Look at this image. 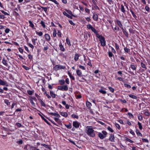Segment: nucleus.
Returning a JSON list of instances; mask_svg holds the SVG:
<instances>
[{"label":"nucleus","instance_id":"f257e3e1","mask_svg":"<svg viewBox=\"0 0 150 150\" xmlns=\"http://www.w3.org/2000/svg\"><path fill=\"white\" fill-rule=\"evenodd\" d=\"M92 126H87V128L88 129L87 132V134L90 137H93L95 136V134L94 132V130L91 127Z\"/></svg>","mask_w":150,"mask_h":150},{"label":"nucleus","instance_id":"f03ea898","mask_svg":"<svg viewBox=\"0 0 150 150\" xmlns=\"http://www.w3.org/2000/svg\"><path fill=\"white\" fill-rule=\"evenodd\" d=\"M97 38L99 39L101 45L103 47L105 46L106 45V42L104 38L101 35H97Z\"/></svg>","mask_w":150,"mask_h":150},{"label":"nucleus","instance_id":"7ed1b4c3","mask_svg":"<svg viewBox=\"0 0 150 150\" xmlns=\"http://www.w3.org/2000/svg\"><path fill=\"white\" fill-rule=\"evenodd\" d=\"M107 134V133L106 131H103L102 132V133L101 132L98 133V136L100 139H103L106 137Z\"/></svg>","mask_w":150,"mask_h":150},{"label":"nucleus","instance_id":"20e7f679","mask_svg":"<svg viewBox=\"0 0 150 150\" xmlns=\"http://www.w3.org/2000/svg\"><path fill=\"white\" fill-rule=\"evenodd\" d=\"M65 68V67L64 66L57 65L54 67V69L55 71H57L59 69H64Z\"/></svg>","mask_w":150,"mask_h":150},{"label":"nucleus","instance_id":"39448f33","mask_svg":"<svg viewBox=\"0 0 150 150\" xmlns=\"http://www.w3.org/2000/svg\"><path fill=\"white\" fill-rule=\"evenodd\" d=\"M58 89L62 91H66L68 90V87L67 85L63 86H58Z\"/></svg>","mask_w":150,"mask_h":150},{"label":"nucleus","instance_id":"423d86ee","mask_svg":"<svg viewBox=\"0 0 150 150\" xmlns=\"http://www.w3.org/2000/svg\"><path fill=\"white\" fill-rule=\"evenodd\" d=\"M80 124L77 121H74L73 122V125L74 127L76 128L79 127Z\"/></svg>","mask_w":150,"mask_h":150},{"label":"nucleus","instance_id":"0eeeda50","mask_svg":"<svg viewBox=\"0 0 150 150\" xmlns=\"http://www.w3.org/2000/svg\"><path fill=\"white\" fill-rule=\"evenodd\" d=\"M0 85L8 86V85L6 81L2 80L0 79Z\"/></svg>","mask_w":150,"mask_h":150},{"label":"nucleus","instance_id":"6e6552de","mask_svg":"<svg viewBox=\"0 0 150 150\" xmlns=\"http://www.w3.org/2000/svg\"><path fill=\"white\" fill-rule=\"evenodd\" d=\"M45 40L48 42L50 41L51 39L50 35L48 34H45L44 35Z\"/></svg>","mask_w":150,"mask_h":150},{"label":"nucleus","instance_id":"1a4fd4ad","mask_svg":"<svg viewBox=\"0 0 150 150\" xmlns=\"http://www.w3.org/2000/svg\"><path fill=\"white\" fill-rule=\"evenodd\" d=\"M33 100L36 101L37 100L36 99L35 97L32 98L30 100V102L32 105L34 106H35V104L33 102Z\"/></svg>","mask_w":150,"mask_h":150},{"label":"nucleus","instance_id":"9d476101","mask_svg":"<svg viewBox=\"0 0 150 150\" xmlns=\"http://www.w3.org/2000/svg\"><path fill=\"white\" fill-rule=\"evenodd\" d=\"M109 139L111 142H115V137L114 135L111 134L109 137Z\"/></svg>","mask_w":150,"mask_h":150},{"label":"nucleus","instance_id":"9b49d317","mask_svg":"<svg viewBox=\"0 0 150 150\" xmlns=\"http://www.w3.org/2000/svg\"><path fill=\"white\" fill-rule=\"evenodd\" d=\"M60 114L61 115L65 117H67L68 116V114L66 112H60Z\"/></svg>","mask_w":150,"mask_h":150},{"label":"nucleus","instance_id":"f8f14e48","mask_svg":"<svg viewBox=\"0 0 150 150\" xmlns=\"http://www.w3.org/2000/svg\"><path fill=\"white\" fill-rule=\"evenodd\" d=\"M116 22L118 25L121 28V29L123 28L122 25V24L121 22L120 21L117 20Z\"/></svg>","mask_w":150,"mask_h":150},{"label":"nucleus","instance_id":"ddd939ff","mask_svg":"<svg viewBox=\"0 0 150 150\" xmlns=\"http://www.w3.org/2000/svg\"><path fill=\"white\" fill-rule=\"evenodd\" d=\"M63 14L65 15V16H66L67 17H68L69 18H71V19H72V16L71 15H69L68 14V13L65 11H64L63 12Z\"/></svg>","mask_w":150,"mask_h":150},{"label":"nucleus","instance_id":"4468645a","mask_svg":"<svg viewBox=\"0 0 150 150\" xmlns=\"http://www.w3.org/2000/svg\"><path fill=\"white\" fill-rule=\"evenodd\" d=\"M76 73L77 74V75L79 76H81V75L82 74V73L81 71L79 69H78L76 71Z\"/></svg>","mask_w":150,"mask_h":150},{"label":"nucleus","instance_id":"2eb2a0df","mask_svg":"<svg viewBox=\"0 0 150 150\" xmlns=\"http://www.w3.org/2000/svg\"><path fill=\"white\" fill-rule=\"evenodd\" d=\"M122 31L123 32V33L125 34V35L127 37L128 36V33L127 32V31L126 29H125L123 28L122 29Z\"/></svg>","mask_w":150,"mask_h":150},{"label":"nucleus","instance_id":"dca6fc26","mask_svg":"<svg viewBox=\"0 0 150 150\" xmlns=\"http://www.w3.org/2000/svg\"><path fill=\"white\" fill-rule=\"evenodd\" d=\"M93 18L95 21H97L98 20V16L97 14L94 13L93 14Z\"/></svg>","mask_w":150,"mask_h":150},{"label":"nucleus","instance_id":"f3484780","mask_svg":"<svg viewBox=\"0 0 150 150\" xmlns=\"http://www.w3.org/2000/svg\"><path fill=\"white\" fill-rule=\"evenodd\" d=\"M59 47H60V50L62 51H64L65 50L64 47L62 45V43H60L59 45Z\"/></svg>","mask_w":150,"mask_h":150},{"label":"nucleus","instance_id":"a211bd4d","mask_svg":"<svg viewBox=\"0 0 150 150\" xmlns=\"http://www.w3.org/2000/svg\"><path fill=\"white\" fill-rule=\"evenodd\" d=\"M86 105L88 108H90L92 106L91 103L88 101H87L86 103Z\"/></svg>","mask_w":150,"mask_h":150},{"label":"nucleus","instance_id":"6ab92c4d","mask_svg":"<svg viewBox=\"0 0 150 150\" xmlns=\"http://www.w3.org/2000/svg\"><path fill=\"white\" fill-rule=\"evenodd\" d=\"M50 94L51 96L53 98H55L56 97V94L54 93L52 91H50Z\"/></svg>","mask_w":150,"mask_h":150},{"label":"nucleus","instance_id":"aec40b11","mask_svg":"<svg viewBox=\"0 0 150 150\" xmlns=\"http://www.w3.org/2000/svg\"><path fill=\"white\" fill-rule=\"evenodd\" d=\"M29 23L30 24L29 26L31 28L33 29H35V28L34 27V25L32 23V22L30 21H28Z\"/></svg>","mask_w":150,"mask_h":150},{"label":"nucleus","instance_id":"412c9836","mask_svg":"<svg viewBox=\"0 0 150 150\" xmlns=\"http://www.w3.org/2000/svg\"><path fill=\"white\" fill-rule=\"evenodd\" d=\"M79 55L78 54H77V53L75 54V56L74 57V60L76 61H77L79 59Z\"/></svg>","mask_w":150,"mask_h":150},{"label":"nucleus","instance_id":"4be33fe9","mask_svg":"<svg viewBox=\"0 0 150 150\" xmlns=\"http://www.w3.org/2000/svg\"><path fill=\"white\" fill-rule=\"evenodd\" d=\"M130 67L133 70H136V69L137 66H135L132 64L130 65Z\"/></svg>","mask_w":150,"mask_h":150},{"label":"nucleus","instance_id":"5701e85b","mask_svg":"<svg viewBox=\"0 0 150 150\" xmlns=\"http://www.w3.org/2000/svg\"><path fill=\"white\" fill-rule=\"evenodd\" d=\"M129 97L131 98H132L133 99H137V97L135 96L132 95V94H129L128 95Z\"/></svg>","mask_w":150,"mask_h":150},{"label":"nucleus","instance_id":"b1692460","mask_svg":"<svg viewBox=\"0 0 150 150\" xmlns=\"http://www.w3.org/2000/svg\"><path fill=\"white\" fill-rule=\"evenodd\" d=\"M28 146L30 147V149H31L32 150H40L39 149L35 147H34L33 146H30V145H28Z\"/></svg>","mask_w":150,"mask_h":150},{"label":"nucleus","instance_id":"393cba45","mask_svg":"<svg viewBox=\"0 0 150 150\" xmlns=\"http://www.w3.org/2000/svg\"><path fill=\"white\" fill-rule=\"evenodd\" d=\"M66 41L67 44L69 46H71L70 41L68 38H67L66 39Z\"/></svg>","mask_w":150,"mask_h":150},{"label":"nucleus","instance_id":"a878e982","mask_svg":"<svg viewBox=\"0 0 150 150\" xmlns=\"http://www.w3.org/2000/svg\"><path fill=\"white\" fill-rule=\"evenodd\" d=\"M91 30H92V31L95 34H96V36H97V35H98V32L96 31V29L93 28V27L92 28H91Z\"/></svg>","mask_w":150,"mask_h":150},{"label":"nucleus","instance_id":"bb28decb","mask_svg":"<svg viewBox=\"0 0 150 150\" xmlns=\"http://www.w3.org/2000/svg\"><path fill=\"white\" fill-rule=\"evenodd\" d=\"M40 24L41 25V26L43 27V28H45L46 25H45V23L44 21H41Z\"/></svg>","mask_w":150,"mask_h":150},{"label":"nucleus","instance_id":"cd10ccee","mask_svg":"<svg viewBox=\"0 0 150 150\" xmlns=\"http://www.w3.org/2000/svg\"><path fill=\"white\" fill-rule=\"evenodd\" d=\"M65 11L70 15L71 16L75 17V16L72 14V13L71 11L69 10L66 9Z\"/></svg>","mask_w":150,"mask_h":150},{"label":"nucleus","instance_id":"c85d7f7f","mask_svg":"<svg viewBox=\"0 0 150 150\" xmlns=\"http://www.w3.org/2000/svg\"><path fill=\"white\" fill-rule=\"evenodd\" d=\"M121 11L124 13H125V10L123 5H121Z\"/></svg>","mask_w":150,"mask_h":150},{"label":"nucleus","instance_id":"c756f323","mask_svg":"<svg viewBox=\"0 0 150 150\" xmlns=\"http://www.w3.org/2000/svg\"><path fill=\"white\" fill-rule=\"evenodd\" d=\"M68 74L71 79L73 80H75L74 77L72 75L71 73L69 72H68Z\"/></svg>","mask_w":150,"mask_h":150},{"label":"nucleus","instance_id":"7c9ffc66","mask_svg":"<svg viewBox=\"0 0 150 150\" xmlns=\"http://www.w3.org/2000/svg\"><path fill=\"white\" fill-rule=\"evenodd\" d=\"M136 132L138 136L142 137V134L140 132L139 130L136 129Z\"/></svg>","mask_w":150,"mask_h":150},{"label":"nucleus","instance_id":"2f4dec72","mask_svg":"<svg viewBox=\"0 0 150 150\" xmlns=\"http://www.w3.org/2000/svg\"><path fill=\"white\" fill-rule=\"evenodd\" d=\"M39 100H40L41 106L45 107L46 105L44 102H43L41 99H40Z\"/></svg>","mask_w":150,"mask_h":150},{"label":"nucleus","instance_id":"473e14b6","mask_svg":"<svg viewBox=\"0 0 150 150\" xmlns=\"http://www.w3.org/2000/svg\"><path fill=\"white\" fill-rule=\"evenodd\" d=\"M36 33L40 36H42L43 35V33L42 32L40 31V32H38L37 31H35Z\"/></svg>","mask_w":150,"mask_h":150},{"label":"nucleus","instance_id":"72a5a7b5","mask_svg":"<svg viewBox=\"0 0 150 150\" xmlns=\"http://www.w3.org/2000/svg\"><path fill=\"white\" fill-rule=\"evenodd\" d=\"M42 118L44 120V121L48 125H50V123L48 122V121L45 118L42 116H41Z\"/></svg>","mask_w":150,"mask_h":150},{"label":"nucleus","instance_id":"f704fd0d","mask_svg":"<svg viewBox=\"0 0 150 150\" xmlns=\"http://www.w3.org/2000/svg\"><path fill=\"white\" fill-rule=\"evenodd\" d=\"M130 11L131 12L132 16L133 17L135 18H137V16L135 14L133 11H132V9H130Z\"/></svg>","mask_w":150,"mask_h":150},{"label":"nucleus","instance_id":"c9c22d12","mask_svg":"<svg viewBox=\"0 0 150 150\" xmlns=\"http://www.w3.org/2000/svg\"><path fill=\"white\" fill-rule=\"evenodd\" d=\"M137 123L139 129L140 130H142V127L141 123L139 122H138Z\"/></svg>","mask_w":150,"mask_h":150},{"label":"nucleus","instance_id":"e433bc0d","mask_svg":"<svg viewBox=\"0 0 150 150\" xmlns=\"http://www.w3.org/2000/svg\"><path fill=\"white\" fill-rule=\"evenodd\" d=\"M41 146H44V147H45L46 148H47V149H50V148L49 146L48 145H47V144H41Z\"/></svg>","mask_w":150,"mask_h":150},{"label":"nucleus","instance_id":"4c0bfd02","mask_svg":"<svg viewBox=\"0 0 150 150\" xmlns=\"http://www.w3.org/2000/svg\"><path fill=\"white\" fill-rule=\"evenodd\" d=\"M99 91L102 94H105L106 93V92L104 90H103L102 89L99 90Z\"/></svg>","mask_w":150,"mask_h":150},{"label":"nucleus","instance_id":"58836bf2","mask_svg":"<svg viewBox=\"0 0 150 150\" xmlns=\"http://www.w3.org/2000/svg\"><path fill=\"white\" fill-rule=\"evenodd\" d=\"M124 50L125 52L127 53H128L130 51V50L127 47H125L124 48Z\"/></svg>","mask_w":150,"mask_h":150},{"label":"nucleus","instance_id":"ea45409f","mask_svg":"<svg viewBox=\"0 0 150 150\" xmlns=\"http://www.w3.org/2000/svg\"><path fill=\"white\" fill-rule=\"evenodd\" d=\"M57 34V31L55 30V29H54L53 30V37H56V36Z\"/></svg>","mask_w":150,"mask_h":150},{"label":"nucleus","instance_id":"a19ab883","mask_svg":"<svg viewBox=\"0 0 150 150\" xmlns=\"http://www.w3.org/2000/svg\"><path fill=\"white\" fill-rule=\"evenodd\" d=\"M6 60L5 59H3L2 60V63H3L5 66H7V64L6 62Z\"/></svg>","mask_w":150,"mask_h":150},{"label":"nucleus","instance_id":"79ce46f5","mask_svg":"<svg viewBox=\"0 0 150 150\" xmlns=\"http://www.w3.org/2000/svg\"><path fill=\"white\" fill-rule=\"evenodd\" d=\"M124 85L125 87L127 88H131V86H130V85L127 84L125 83L124 84Z\"/></svg>","mask_w":150,"mask_h":150},{"label":"nucleus","instance_id":"37998d69","mask_svg":"<svg viewBox=\"0 0 150 150\" xmlns=\"http://www.w3.org/2000/svg\"><path fill=\"white\" fill-rule=\"evenodd\" d=\"M65 126L68 129H70L71 128V126L70 124L68 125H65Z\"/></svg>","mask_w":150,"mask_h":150},{"label":"nucleus","instance_id":"c03bdc74","mask_svg":"<svg viewBox=\"0 0 150 150\" xmlns=\"http://www.w3.org/2000/svg\"><path fill=\"white\" fill-rule=\"evenodd\" d=\"M17 143L19 144H21L23 143V141L22 139H19L18 141L17 142Z\"/></svg>","mask_w":150,"mask_h":150},{"label":"nucleus","instance_id":"a18cd8bd","mask_svg":"<svg viewBox=\"0 0 150 150\" xmlns=\"http://www.w3.org/2000/svg\"><path fill=\"white\" fill-rule=\"evenodd\" d=\"M71 117L74 118H76V119H78L79 117L78 115H76L74 114H73L71 115Z\"/></svg>","mask_w":150,"mask_h":150},{"label":"nucleus","instance_id":"49530a36","mask_svg":"<svg viewBox=\"0 0 150 150\" xmlns=\"http://www.w3.org/2000/svg\"><path fill=\"white\" fill-rule=\"evenodd\" d=\"M108 88L109 90L112 92L113 93L114 92V89L113 88L111 87H109Z\"/></svg>","mask_w":150,"mask_h":150},{"label":"nucleus","instance_id":"de8ad7c7","mask_svg":"<svg viewBox=\"0 0 150 150\" xmlns=\"http://www.w3.org/2000/svg\"><path fill=\"white\" fill-rule=\"evenodd\" d=\"M128 115L129 116L130 118H134V116L130 112H128Z\"/></svg>","mask_w":150,"mask_h":150},{"label":"nucleus","instance_id":"09e8293b","mask_svg":"<svg viewBox=\"0 0 150 150\" xmlns=\"http://www.w3.org/2000/svg\"><path fill=\"white\" fill-rule=\"evenodd\" d=\"M27 92L29 95H32L34 91H28Z\"/></svg>","mask_w":150,"mask_h":150},{"label":"nucleus","instance_id":"8fccbe9b","mask_svg":"<svg viewBox=\"0 0 150 150\" xmlns=\"http://www.w3.org/2000/svg\"><path fill=\"white\" fill-rule=\"evenodd\" d=\"M1 11L5 15H7V16L9 15V14H8L7 12H6L4 11L1 10Z\"/></svg>","mask_w":150,"mask_h":150},{"label":"nucleus","instance_id":"3c124183","mask_svg":"<svg viewBox=\"0 0 150 150\" xmlns=\"http://www.w3.org/2000/svg\"><path fill=\"white\" fill-rule=\"evenodd\" d=\"M144 115L147 116H149L150 115V113L147 111H145L144 112Z\"/></svg>","mask_w":150,"mask_h":150},{"label":"nucleus","instance_id":"603ef678","mask_svg":"<svg viewBox=\"0 0 150 150\" xmlns=\"http://www.w3.org/2000/svg\"><path fill=\"white\" fill-rule=\"evenodd\" d=\"M141 66L142 67L146 69V67L145 64H144L142 62L141 63Z\"/></svg>","mask_w":150,"mask_h":150},{"label":"nucleus","instance_id":"864d4df0","mask_svg":"<svg viewBox=\"0 0 150 150\" xmlns=\"http://www.w3.org/2000/svg\"><path fill=\"white\" fill-rule=\"evenodd\" d=\"M79 68L83 70H85L86 69V68L85 67L81 65H80L79 66Z\"/></svg>","mask_w":150,"mask_h":150},{"label":"nucleus","instance_id":"5fc2aeb1","mask_svg":"<svg viewBox=\"0 0 150 150\" xmlns=\"http://www.w3.org/2000/svg\"><path fill=\"white\" fill-rule=\"evenodd\" d=\"M61 85H63L65 83V81L64 80H61L59 81Z\"/></svg>","mask_w":150,"mask_h":150},{"label":"nucleus","instance_id":"6e6d98bb","mask_svg":"<svg viewBox=\"0 0 150 150\" xmlns=\"http://www.w3.org/2000/svg\"><path fill=\"white\" fill-rule=\"evenodd\" d=\"M145 10L148 12H149V11H150V8H149V7L148 6H146L145 7Z\"/></svg>","mask_w":150,"mask_h":150},{"label":"nucleus","instance_id":"4d7b16f0","mask_svg":"<svg viewBox=\"0 0 150 150\" xmlns=\"http://www.w3.org/2000/svg\"><path fill=\"white\" fill-rule=\"evenodd\" d=\"M92 27L93 26L91 24H88L87 25V28L89 29H91Z\"/></svg>","mask_w":150,"mask_h":150},{"label":"nucleus","instance_id":"13d9d810","mask_svg":"<svg viewBox=\"0 0 150 150\" xmlns=\"http://www.w3.org/2000/svg\"><path fill=\"white\" fill-rule=\"evenodd\" d=\"M108 129L111 132H113V130L110 127H107Z\"/></svg>","mask_w":150,"mask_h":150},{"label":"nucleus","instance_id":"bf43d9fd","mask_svg":"<svg viewBox=\"0 0 150 150\" xmlns=\"http://www.w3.org/2000/svg\"><path fill=\"white\" fill-rule=\"evenodd\" d=\"M142 140L144 142H146V143L149 142V141L147 139L142 138Z\"/></svg>","mask_w":150,"mask_h":150},{"label":"nucleus","instance_id":"052dcab7","mask_svg":"<svg viewBox=\"0 0 150 150\" xmlns=\"http://www.w3.org/2000/svg\"><path fill=\"white\" fill-rule=\"evenodd\" d=\"M57 35H58V36L59 37H62L61 33L59 30L58 31Z\"/></svg>","mask_w":150,"mask_h":150},{"label":"nucleus","instance_id":"680f3d73","mask_svg":"<svg viewBox=\"0 0 150 150\" xmlns=\"http://www.w3.org/2000/svg\"><path fill=\"white\" fill-rule=\"evenodd\" d=\"M108 54L109 56L110 57H112V56L113 55V54L112 52H111L109 51L108 52Z\"/></svg>","mask_w":150,"mask_h":150},{"label":"nucleus","instance_id":"e2e57ef3","mask_svg":"<svg viewBox=\"0 0 150 150\" xmlns=\"http://www.w3.org/2000/svg\"><path fill=\"white\" fill-rule=\"evenodd\" d=\"M28 46L33 49L34 48V46L31 44L29 43L28 44Z\"/></svg>","mask_w":150,"mask_h":150},{"label":"nucleus","instance_id":"0e129e2a","mask_svg":"<svg viewBox=\"0 0 150 150\" xmlns=\"http://www.w3.org/2000/svg\"><path fill=\"white\" fill-rule=\"evenodd\" d=\"M69 23L72 25H74L75 24L71 20H69Z\"/></svg>","mask_w":150,"mask_h":150},{"label":"nucleus","instance_id":"69168bd1","mask_svg":"<svg viewBox=\"0 0 150 150\" xmlns=\"http://www.w3.org/2000/svg\"><path fill=\"white\" fill-rule=\"evenodd\" d=\"M16 125H17L18 127H21L22 126V125L19 123H16Z\"/></svg>","mask_w":150,"mask_h":150},{"label":"nucleus","instance_id":"338daca9","mask_svg":"<svg viewBox=\"0 0 150 150\" xmlns=\"http://www.w3.org/2000/svg\"><path fill=\"white\" fill-rule=\"evenodd\" d=\"M9 31L10 29L8 28H6L5 30V32L6 33H8L9 32Z\"/></svg>","mask_w":150,"mask_h":150},{"label":"nucleus","instance_id":"774afa93","mask_svg":"<svg viewBox=\"0 0 150 150\" xmlns=\"http://www.w3.org/2000/svg\"><path fill=\"white\" fill-rule=\"evenodd\" d=\"M115 126L118 129H120V127L118 124L116 123L115 124Z\"/></svg>","mask_w":150,"mask_h":150}]
</instances>
